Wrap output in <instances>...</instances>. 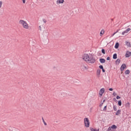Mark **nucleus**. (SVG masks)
Listing matches in <instances>:
<instances>
[{
    "label": "nucleus",
    "instance_id": "ddd939ff",
    "mask_svg": "<svg viewBox=\"0 0 131 131\" xmlns=\"http://www.w3.org/2000/svg\"><path fill=\"white\" fill-rule=\"evenodd\" d=\"M104 33H105V31L104 30H102L100 32V36H102Z\"/></svg>",
    "mask_w": 131,
    "mask_h": 131
},
{
    "label": "nucleus",
    "instance_id": "f257e3e1",
    "mask_svg": "<svg viewBox=\"0 0 131 131\" xmlns=\"http://www.w3.org/2000/svg\"><path fill=\"white\" fill-rule=\"evenodd\" d=\"M82 59L90 64H94L96 62V59L93 56H90L88 54H84L82 56Z\"/></svg>",
    "mask_w": 131,
    "mask_h": 131
},
{
    "label": "nucleus",
    "instance_id": "2f4dec72",
    "mask_svg": "<svg viewBox=\"0 0 131 131\" xmlns=\"http://www.w3.org/2000/svg\"><path fill=\"white\" fill-rule=\"evenodd\" d=\"M23 4H25V3H26V0H23Z\"/></svg>",
    "mask_w": 131,
    "mask_h": 131
},
{
    "label": "nucleus",
    "instance_id": "f704fd0d",
    "mask_svg": "<svg viewBox=\"0 0 131 131\" xmlns=\"http://www.w3.org/2000/svg\"><path fill=\"white\" fill-rule=\"evenodd\" d=\"M109 91H111V92H112V91H113V89L110 88L109 89Z\"/></svg>",
    "mask_w": 131,
    "mask_h": 131
},
{
    "label": "nucleus",
    "instance_id": "e433bc0d",
    "mask_svg": "<svg viewBox=\"0 0 131 131\" xmlns=\"http://www.w3.org/2000/svg\"><path fill=\"white\" fill-rule=\"evenodd\" d=\"M103 72H105V70L104 69H102Z\"/></svg>",
    "mask_w": 131,
    "mask_h": 131
},
{
    "label": "nucleus",
    "instance_id": "473e14b6",
    "mask_svg": "<svg viewBox=\"0 0 131 131\" xmlns=\"http://www.w3.org/2000/svg\"><path fill=\"white\" fill-rule=\"evenodd\" d=\"M103 106V103H101L100 105H99V107H102Z\"/></svg>",
    "mask_w": 131,
    "mask_h": 131
},
{
    "label": "nucleus",
    "instance_id": "393cba45",
    "mask_svg": "<svg viewBox=\"0 0 131 131\" xmlns=\"http://www.w3.org/2000/svg\"><path fill=\"white\" fill-rule=\"evenodd\" d=\"M101 52H102V54H105V50H104V49H102Z\"/></svg>",
    "mask_w": 131,
    "mask_h": 131
},
{
    "label": "nucleus",
    "instance_id": "2eb2a0df",
    "mask_svg": "<svg viewBox=\"0 0 131 131\" xmlns=\"http://www.w3.org/2000/svg\"><path fill=\"white\" fill-rule=\"evenodd\" d=\"M113 59H117V54L116 53L113 55Z\"/></svg>",
    "mask_w": 131,
    "mask_h": 131
},
{
    "label": "nucleus",
    "instance_id": "7ed1b4c3",
    "mask_svg": "<svg viewBox=\"0 0 131 131\" xmlns=\"http://www.w3.org/2000/svg\"><path fill=\"white\" fill-rule=\"evenodd\" d=\"M84 121L85 127H90V120H89V118H84Z\"/></svg>",
    "mask_w": 131,
    "mask_h": 131
},
{
    "label": "nucleus",
    "instance_id": "7c9ffc66",
    "mask_svg": "<svg viewBox=\"0 0 131 131\" xmlns=\"http://www.w3.org/2000/svg\"><path fill=\"white\" fill-rule=\"evenodd\" d=\"M116 99L117 100H119V99H120V97L119 96H117V97H116Z\"/></svg>",
    "mask_w": 131,
    "mask_h": 131
},
{
    "label": "nucleus",
    "instance_id": "6e6552de",
    "mask_svg": "<svg viewBox=\"0 0 131 131\" xmlns=\"http://www.w3.org/2000/svg\"><path fill=\"white\" fill-rule=\"evenodd\" d=\"M57 5H59L60 4H64V0H57L56 1Z\"/></svg>",
    "mask_w": 131,
    "mask_h": 131
},
{
    "label": "nucleus",
    "instance_id": "9d476101",
    "mask_svg": "<svg viewBox=\"0 0 131 131\" xmlns=\"http://www.w3.org/2000/svg\"><path fill=\"white\" fill-rule=\"evenodd\" d=\"M99 61L100 63H105L106 62V60L104 58H100L99 59Z\"/></svg>",
    "mask_w": 131,
    "mask_h": 131
},
{
    "label": "nucleus",
    "instance_id": "a878e982",
    "mask_svg": "<svg viewBox=\"0 0 131 131\" xmlns=\"http://www.w3.org/2000/svg\"><path fill=\"white\" fill-rule=\"evenodd\" d=\"M114 111H117V108H116V106H114Z\"/></svg>",
    "mask_w": 131,
    "mask_h": 131
},
{
    "label": "nucleus",
    "instance_id": "c9c22d12",
    "mask_svg": "<svg viewBox=\"0 0 131 131\" xmlns=\"http://www.w3.org/2000/svg\"><path fill=\"white\" fill-rule=\"evenodd\" d=\"M113 95V96H116V93L115 92H114Z\"/></svg>",
    "mask_w": 131,
    "mask_h": 131
},
{
    "label": "nucleus",
    "instance_id": "4be33fe9",
    "mask_svg": "<svg viewBox=\"0 0 131 131\" xmlns=\"http://www.w3.org/2000/svg\"><path fill=\"white\" fill-rule=\"evenodd\" d=\"M122 103H121V100H120L118 101V105L119 106H121Z\"/></svg>",
    "mask_w": 131,
    "mask_h": 131
},
{
    "label": "nucleus",
    "instance_id": "9b49d317",
    "mask_svg": "<svg viewBox=\"0 0 131 131\" xmlns=\"http://www.w3.org/2000/svg\"><path fill=\"white\" fill-rule=\"evenodd\" d=\"M120 114H121V110H119L116 112V115L118 116V115H120Z\"/></svg>",
    "mask_w": 131,
    "mask_h": 131
},
{
    "label": "nucleus",
    "instance_id": "412c9836",
    "mask_svg": "<svg viewBox=\"0 0 131 131\" xmlns=\"http://www.w3.org/2000/svg\"><path fill=\"white\" fill-rule=\"evenodd\" d=\"M100 73H101V70H97V74L99 75Z\"/></svg>",
    "mask_w": 131,
    "mask_h": 131
},
{
    "label": "nucleus",
    "instance_id": "f8f14e48",
    "mask_svg": "<svg viewBox=\"0 0 131 131\" xmlns=\"http://www.w3.org/2000/svg\"><path fill=\"white\" fill-rule=\"evenodd\" d=\"M111 127L112 129H116V128H117V126L115 125H113Z\"/></svg>",
    "mask_w": 131,
    "mask_h": 131
},
{
    "label": "nucleus",
    "instance_id": "f03ea898",
    "mask_svg": "<svg viewBox=\"0 0 131 131\" xmlns=\"http://www.w3.org/2000/svg\"><path fill=\"white\" fill-rule=\"evenodd\" d=\"M19 24L21 25L25 29H29V25H28L26 21L21 19L19 21Z\"/></svg>",
    "mask_w": 131,
    "mask_h": 131
},
{
    "label": "nucleus",
    "instance_id": "c756f323",
    "mask_svg": "<svg viewBox=\"0 0 131 131\" xmlns=\"http://www.w3.org/2000/svg\"><path fill=\"white\" fill-rule=\"evenodd\" d=\"M42 21L44 22V23H47V20H46V19H43Z\"/></svg>",
    "mask_w": 131,
    "mask_h": 131
},
{
    "label": "nucleus",
    "instance_id": "aec40b11",
    "mask_svg": "<svg viewBox=\"0 0 131 131\" xmlns=\"http://www.w3.org/2000/svg\"><path fill=\"white\" fill-rule=\"evenodd\" d=\"M42 121H43V122L45 125H47V123L46 122V121H45V119H43V118H42Z\"/></svg>",
    "mask_w": 131,
    "mask_h": 131
},
{
    "label": "nucleus",
    "instance_id": "423d86ee",
    "mask_svg": "<svg viewBox=\"0 0 131 131\" xmlns=\"http://www.w3.org/2000/svg\"><path fill=\"white\" fill-rule=\"evenodd\" d=\"M126 68V65H125V64L124 63L122 64L120 68L121 71H123Z\"/></svg>",
    "mask_w": 131,
    "mask_h": 131
},
{
    "label": "nucleus",
    "instance_id": "b1692460",
    "mask_svg": "<svg viewBox=\"0 0 131 131\" xmlns=\"http://www.w3.org/2000/svg\"><path fill=\"white\" fill-rule=\"evenodd\" d=\"M107 131H112V128L111 127H109L107 129Z\"/></svg>",
    "mask_w": 131,
    "mask_h": 131
},
{
    "label": "nucleus",
    "instance_id": "20e7f679",
    "mask_svg": "<svg viewBox=\"0 0 131 131\" xmlns=\"http://www.w3.org/2000/svg\"><path fill=\"white\" fill-rule=\"evenodd\" d=\"M131 29L130 28H128L125 31L122 32V35H124V34H125V33H128V32H129V31H130Z\"/></svg>",
    "mask_w": 131,
    "mask_h": 131
},
{
    "label": "nucleus",
    "instance_id": "cd10ccee",
    "mask_svg": "<svg viewBox=\"0 0 131 131\" xmlns=\"http://www.w3.org/2000/svg\"><path fill=\"white\" fill-rule=\"evenodd\" d=\"M90 129L91 131H96V129H94V128H90Z\"/></svg>",
    "mask_w": 131,
    "mask_h": 131
},
{
    "label": "nucleus",
    "instance_id": "a211bd4d",
    "mask_svg": "<svg viewBox=\"0 0 131 131\" xmlns=\"http://www.w3.org/2000/svg\"><path fill=\"white\" fill-rule=\"evenodd\" d=\"M126 108H129V107H130V104H129V102H128V103H127L126 104Z\"/></svg>",
    "mask_w": 131,
    "mask_h": 131
},
{
    "label": "nucleus",
    "instance_id": "58836bf2",
    "mask_svg": "<svg viewBox=\"0 0 131 131\" xmlns=\"http://www.w3.org/2000/svg\"><path fill=\"white\" fill-rule=\"evenodd\" d=\"M115 34H116V32H115V33L113 34V35H115Z\"/></svg>",
    "mask_w": 131,
    "mask_h": 131
},
{
    "label": "nucleus",
    "instance_id": "0eeeda50",
    "mask_svg": "<svg viewBox=\"0 0 131 131\" xmlns=\"http://www.w3.org/2000/svg\"><path fill=\"white\" fill-rule=\"evenodd\" d=\"M130 56H131V52L127 51L126 53L125 57L126 58H128L129 57H130Z\"/></svg>",
    "mask_w": 131,
    "mask_h": 131
},
{
    "label": "nucleus",
    "instance_id": "6ab92c4d",
    "mask_svg": "<svg viewBox=\"0 0 131 131\" xmlns=\"http://www.w3.org/2000/svg\"><path fill=\"white\" fill-rule=\"evenodd\" d=\"M130 73V72L128 70H127L126 71H125V73L126 74H129Z\"/></svg>",
    "mask_w": 131,
    "mask_h": 131
},
{
    "label": "nucleus",
    "instance_id": "ea45409f",
    "mask_svg": "<svg viewBox=\"0 0 131 131\" xmlns=\"http://www.w3.org/2000/svg\"><path fill=\"white\" fill-rule=\"evenodd\" d=\"M95 131H99V129H98V130H96Z\"/></svg>",
    "mask_w": 131,
    "mask_h": 131
},
{
    "label": "nucleus",
    "instance_id": "5701e85b",
    "mask_svg": "<svg viewBox=\"0 0 131 131\" xmlns=\"http://www.w3.org/2000/svg\"><path fill=\"white\" fill-rule=\"evenodd\" d=\"M2 7H3V2L0 1V9L2 8Z\"/></svg>",
    "mask_w": 131,
    "mask_h": 131
},
{
    "label": "nucleus",
    "instance_id": "72a5a7b5",
    "mask_svg": "<svg viewBox=\"0 0 131 131\" xmlns=\"http://www.w3.org/2000/svg\"><path fill=\"white\" fill-rule=\"evenodd\" d=\"M106 60H107V61H108V60H110V57H107V58H106Z\"/></svg>",
    "mask_w": 131,
    "mask_h": 131
},
{
    "label": "nucleus",
    "instance_id": "1a4fd4ad",
    "mask_svg": "<svg viewBox=\"0 0 131 131\" xmlns=\"http://www.w3.org/2000/svg\"><path fill=\"white\" fill-rule=\"evenodd\" d=\"M81 67H82V69L83 70H88V69H89V67L88 66L83 65V66H81Z\"/></svg>",
    "mask_w": 131,
    "mask_h": 131
},
{
    "label": "nucleus",
    "instance_id": "c85d7f7f",
    "mask_svg": "<svg viewBox=\"0 0 131 131\" xmlns=\"http://www.w3.org/2000/svg\"><path fill=\"white\" fill-rule=\"evenodd\" d=\"M100 69H103L104 68L103 67V66H99Z\"/></svg>",
    "mask_w": 131,
    "mask_h": 131
},
{
    "label": "nucleus",
    "instance_id": "f3484780",
    "mask_svg": "<svg viewBox=\"0 0 131 131\" xmlns=\"http://www.w3.org/2000/svg\"><path fill=\"white\" fill-rule=\"evenodd\" d=\"M119 63H120V59H117L116 61V64H119Z\"/></svg>",
    "mask_w": 131,
    "mask_h": 131
},
{
    "label": "nucleus",
    "instance_id": "4c0bfd02",
    "mask_svg": "<svg viewBox=\"0 0 131 131\" xmlns=\"http://www.w3.org/2000/svg\"><path fill=\"white\" fill-rule=\"evenodd\" d=\"M119 31V30H117V31L116 32V33H117Z\"/></svg>",
    "mask_w": 131,
    "mask_h": 131
},
{
    "label": "nucleus",
    "instance_id": "39448f33",
    "mask_svg": "<svg viewBox=\"0 0 131 131\" xmlns=\"http://www.w3.org/2000/svg\"><path fill=\"white\" fill-rule=\"evenodd\" d=\"M104 93H105V89L102 88L100 90L99 95H100V96H103Z\"/></svg>",
    "mask_w": 131,
    "mask_h": 131
},
{
    "label": "nucleus",
    "instance_id": "bb28decb",
    "mask_svg": "<svg viewBox=\"0 0 131 131\" xmlns=\"http://www.w3.org/2000/svg\"><path fill=\"white\" fill-rule=\"evenodd\" d=\"M107 110V106H105L103 108V111H106Z\"/></svg>",
    "mask_w": 131,
    "mask_h": 131
},
{
    "label": "nucleus",
    "instance_id": "4468645a",
    "mask_svg": "<svg viewBox=\"0 0 131 131\" xmlns=\"http://www.w3.org/2000/svg\"><path fill=\"white\" fill-rule=\"evenodd\" d=\"M119 47V43L118 42L116 43L115 46V49H118Z\"/></svg>",
    "mask_w": 131,
    "mask_h": 131
},
{
    "label": "nucleus",
    "instance_id": "dca6fc26",
    "mask_svg": "<svg viewBox=\"0 0 131 131\" xmlns=\"http://www.w3.org/2000/svg\"><path fill=\"white\" fill-rule=\"evenodd\" d=\"M126 45H127V47H130V42L126 41Z\"/></svg>",
    "mask_w": 131,
    "mask_h": 131
}]
</instances>
